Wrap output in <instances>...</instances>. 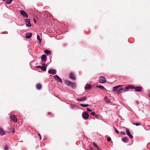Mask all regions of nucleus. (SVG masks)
Returning <instances> with one entry per match:
<instances>
[{"label": "nucleus", "mask_w": 150, "mask_h": 150, "mask_svg": "<svg viewBox=\"0 0 150 150\" xmlns=\"http://www.w3.org/2000/svg\"><path fill=\"white\" fill-rule=\"evenodd\" d=\"M122 86L118 85L113 88V91H116L117 93H120L123 91V88H122Z\"/></svg>", "instance_id": "nucleus-1"}, {"label": "nucleus", "mask_w": 150, "mask_h": 150, "mask_svg": "<svg viewBox=\"0 0 150 150\" xmlns=\"http://www.w3.org/2000/svg\"><path fill=\"white\" fill-rule=\"evenodd\" d=\"M66 83L69 86H71L73 88H74L76 87L75 84L70 81H66Z\"/></svg>", "instance_id": "nucleus-2"}, {"label": "nucleus", "mask_w": 150, "mask_h": 150, "mask_svg": "<svg viewBox=\"0 0 150 150\" xmlns=\"http://www.w3.org/2000/svg\"><path fill=\"white\" fill-rule=\"evenodd\" d=\"M99 82L101 83H105L106 82V79L103 76L99 77Z\"/></svg>", "instance_id": "nucleus-3"}, {"label": "nucleus", "mask_w": 150, "mask_h": 150, "mask_svg": "<svg viewBox=\"0 0 150 150\" xmlns=\"http://www.w3.org/2000/svg\"><path fill=\"white\" fill-rule=\"evenodd\" d=\"M142 87L140 86L135 87L132 86V89H134V90L137 92H141L142 91Z\"/></svg>", "instance_id": "nucleus-4"}, {"label": "nucleus", "mask_w": 150, "mask_h": 150, "mask_svg": "<svg viewBox=\"0 0 150 150\" xmlns=\"http://www.w3.org/2000/svg\"><path fill=\"white\" fill-rule=\"evenodd\" d=\"M10 118L11 120L13 122H17V119L15 115H11L10 117Z\"/></svg>", "instance_id": "nucleus-5"}, {"label": "nucleus", "mask_w": 150, "mask_h": 150, "mask_svg": "<svg viewBox=\"0 0 150 150\" xmlns=\"http://www.w3.org/2000/svg\"><path fill=\"white\" fill-rule=\"evenodd\" d=\"M83 117L85 119H87L89 117V115L87 112H84L83 114Z\"/></svg>", "instance_id": "nucleus-6"}, {"label": "nucleus", "mask_w": 150, "mask_h": 150, "mask_svg": "<svg viewBox=\"0 0 150 150\" xmlns=\"http://www.w3.org/2000/svg\"><path fill=\"white\" fill-rule=\"evenodd\" d=\"M47 66V64L43 66H39L37 67V68H40L42 71H45L46 69V67Z\"/></svg>", "instance_id": "nucleus-7"}, {"label": "nucleus", "mask_w": 150, "mask_h": 150, "mask_svg": "<svg viewBox=\"0 0 150 150\" xmlns=\"http://www.w3.org/2000/svg\"><path fill=\"white\" fill-rule=\"evenodd\" d=\"M25 21L26 23V25L28 27H30L31 24L30 22V20L28 19H25Z\"/></svg>", "instance_id": "nucleus-8"}, {"label": "nucleus", "mask_w": 150, "mask_h": 150, "mask_svg": "<svg viewBox=\"0 0 150 150\" xmlns=\"http://www.w3.org/2000/svg\"><path fill=\"white\" fill-rule=\"evenodd\" d=\"M48 73L49 74H54L56 73V71L54 69H50L48 70Z\"/></svg>", "instance_id": "nucleus-9"}, {"label": "nucleus", "mask_w": 150, "mask_h": 150, "mask_svg": "<svg viewBox=\"0 0 150 150\" xmlns=\"http://www.w3.org/2000/svg\"><path fill=\"white\" fill-rule=\"evenodd\" d=\"M21 14L24 17L28 18V15L24 11L22 10L20 11Z\"/></svg>", "instance_id": "nucleus-10"}, {"label": "nucleus", "mask_w": 150, "mask_h": 150, "mask_svg": "<svg viewBox=\"0 0 150 150\" xmlns=\"http://www.w3.org/2000/svg\"><path fill=\"white\" fill-rule=\"evenodd\" d=\"M54 77L55 80H57L60 83H62V79L57 75L54 76Z\"/></svg>", "instance_id": "nucleus-11"}, {"label": "nucleus", "mask_w": 150, "mask_h": 150, "mask_svg": "<svg viewBox=\"0 0 150 150\" xmlns=\"http://www.w3.org/2000/svg\"><path fill=\"white\" fill-rule=\"evenodd\" d=\"M77 100L79 101H83L87 100V97L85 96L81 98H78Z\"/></svg>", "instance_id": "nucleus-12"}, {"label": "nucleus", "mask_w": 150, "mask_h": 150, "mask_svg": "<svg viewBox=\"0 0 150 150\" xmlns=\"http://www.w3.org/2000/svg\"><path fill=\"white\" fill-rule=\"evenodd\" d=\"M32 33H27L25 34L26 38H31Z\"/></svg>", "instance_id": "nucleus-13"}, {"label": "nucleus", "mask_w": 150, "mask_h": 150, "mask_svg": "<svg viewBox=\"0 0 150 150\" xmlns=\"http://www.w3.org/2000/svg\"><path fill=\"white\" fill-rule=\"evenodd\" d=\"M85 88L86 90H88L92 88V86L91 84H87L85 86Z\"/></svg>", "instance_id": "nucleus-14"}, {"label": "nucleus", "mask_w": 150, "mask_h": 150, "mask_svg": "<svg viewBox=\"0 0 150 150\" xmlns=\"http://www.w3.org/2000/svg\"><path fill=\"white\" fill-rule=\"evenodd\" d=\"M122 140L123 142L125 143H127L129 142V139L127 137L122 138Z\"/></svg>", "instance_id": "nucleus-15"}, {"label": "nucleus", "mask_w": 150, "mask_h": 150, "mask_svg": "<svg viewBox=\"0 0 150 150\" xmlns=\"http://www.w3.org/2000/svg\"><path fill=\"white\" fill-rule=\"evenodd\" d=\"M41 59L42 61H45L46 60L47 57L45 54L42 55L41 57Z\"/></svg>", "instance_id": "nucleus-16"}, {"label": "nucleus", "mask_w": 150, "mask_h": 150, "mask_svg": "<svg viewBox=\"0 0 150 150\" xmlns=\"http://www.w3.org/2000/svg\"><path fill=\"white\" fill-rule=\"evenodd\" d=\"M126 133L127 135L130 138H131V134L130 133L129 130L128 129H126Z\"/></svg>", "instance_id": "nucleus-17"}, {"label": "nucleus", "mask_w": 150, "mask_h": 150, "mask_svg": "<svg viewBox=\"0 0 150 150\" xmlns=\"http://www.w3.org/2000/svg\"><path fill=\"white\" fill-rule=\"evenodd\" d=\"M5 132L3 129L1 128H0V134L1 135H5Z\"/></svg>", "instance_id": "nucleus-18"}, {"label": "nucleus", "mask_w": 150, "mask_h": 150, "mask_svg": "<svg viewBox=\"0 0 150 150\" xmlns=\"http://www.w3.org/2000/svg\"><path fill=\"white\" fill-rule=\"evenodd\" d=\"M130 88H131V86H127L124 88H123V90L124 91H126Z\"/></svg>", "instance_id": "nucleus-19"}, {"label": "nucleus", "mask_w": 150, "mask_h": 150, "mask_svg": "<svg viewBox=\"0 0 150 150\" xmlns=\"http://www.w3.org/2000/svg\"><path fill=\"white\" fill-rule=\"evenodd\" d=\"M70 77L72 79H75V77L74 74L72 73H70Z\"/></svg>", "instance_id": "nucleus-20"}, {"label": "nucleus", "mask_w": 150, "mask_h": 150, "mask_svg": "<svg viewBox=\"0 0 150 150\" xmlns=\"http://www.w3.org/2000/svg\"><path fill=\"white\" fill-rule=\"evenodd\" d=\"M45 53L46 54L49 55L51 54V52L49 50H46L45 51Z\"/></svg>", "instance_id": "nucleus-21"}, {"label": "nucleus", "mask_w": 150, "mask_h": 150, "mask_svg": "<svg viewBox=\"0 0 150 150\" xmlns=\"http://www.w3.org/2000/svg\"><path fill=\"white\" fill-rule=\"evenodd\" d=\"M104 100L105 102L107 103H110V101L109 99H108L107 97L105 96L104 99Z\"/></svg>", "instance_id": "nucleus-22"}, {"label": "nucleus", "mask_w": 150, "mask_h": 150, "mask_svg": "<svg viewBox=\"0 0 150 150\" xmlns=\"http://www.w3.org/2000/svg\"><path fill=\"white\" fill-rule=\"evenodd\" d=\"M90 114H91V115H93V116L95 117H98V116L97 115L95 114V113L94 112H92L91 113H90Z\"/></svg>", "instance_id": "nucleus-23"}, {"label": "nucleus", "mask_w": 150, "mask_h": 150, "mask_svg": "<svg viewBox=\"0 0 150 150\" xmlns=\"http://www.w3.org/2000/svg\"><path fill=\"white\" fill-rule=\"evenodd\" d=\"M97 87H98L100 89H105V88L104 87L101 85H100V86H96Z\"/></svg>", "instance_id": "nucleus-24"}, {"label": "nucleus", "mask_w": 150, "mask_h": 150, "mask_svg": "<svg viewBox=\"0 0 150 150\" xmlns=\"http://www.w3.org/2000/svg\"><path fill=\"white\" fill-rule=\"evenodd\" d=\"M36 87L37 89H40L41 88V85L40 84H38L37 85Z\"/></svg>", "instance_id": "nucleus-25"}, {"label": "nucleus", "mask_w": 150, "mask_h": 150, "mask_svg": "<svg viewBox=\"0 0 150 150\" xmlns=\"http://www.w3.org/2000/svg\"><path fill=\"white\" fill-rule=\"evenodd\" d=\"M13 0H6V3L7 4H9L11 3Z\"/></svg>", "instance_id": "nucleus-26"}, {"label": "nucleus", "mask_w": 150, "mask_h": 150, "mask_svg": "<svg viewBox=\"0 0 150 150\" xmlns=\"http://www.w3.org/2000/svg\"><path fill=\"white\" fill-rule=\"evenodd\" d=\"M80 105L84 107H86L88 106L89 105L88 104H81Z\"/></svg>", "instance_id": "nucleus-27"}, {"label": "nucleus", "mask_w": 150, "mask_h": 150, "mask_svg": "<svg viewBox=\"0 0 150 150\" xmlns=\"http://www.w3.org/2000/svg\"><path fill=\"white\" fill-rule=\"evenodd\" d=\"M9 146L7 145H5L4 149L5 150H8L9 149Z\"/></svg>", "instance_id": "nucleus-28"}, {"label": "nucleus", "mask_w": 150, "mask_h": 150, "mask_svg": "<svg viewBox=\"0 0 150 150\" xmlns=\"http://www.w3.org/2000/svg\"><path fill=\"white\" fill-rule=\"evenodd\" d=\"M37 39L39 41V42L40 43L41 42V40L40 38V36L39 35H38L37 36Z\"/></svg>", "instance_id": "nucleus-29"}, {"label": "nucleus", "mask_w": 150, "mask_h": 150, "mask_svg": "<svg viewBox=\"0 0 150 150\" xmlns=\"http://www.w3.org/2000/svg\"><path fill=\"white\" fill-rule=\"evenodd\" d=\"M93 145L95 147L97 148L98 149H99V147L98 146V145L94 142H93Z\"/></svg>", "instance_id": "nucleus-30"}, {"label": "nucleus", "mask_w": 150, "mask_h": 150, "mask_svg": "<svg viewBox=\"0 0 150 150\" xmlns=\"http://www.w3.org/2000/svg\"><path fill=\"white\" fill-rule=\"evenodd\" d=\"M133 124L134 125H136L137 126L139 125H140V124L138 123H133Z\"/></svg>", "instance_id": "nucleus-31"}, {"label": "nucleus", "mask_w": 150, "mask_h": 150, "mask_svg": "<svg viewBox=\"0 0 150 150\" xmlns=\"http://www.w3.org/2000/svg\"><path fill=\"white\" fill-rule=\"evenodd\" d=\"M88 112H92V110L90 109L89 108H86Z\"/></svg>", "instance_id": "nucleus-32"}, {"label": "nucleus", "mask_w": 150, "mask_h": 150, "mask_svg": "<svg viewBox=\"0 0 150 150\" xmlns=\"http://www.w3.org/2000/svg\"><path fill=\"white\" fill-rule=\"evenodd\" d=\"M107 140L108 142H110L111 140V139L110 137H108L107 138Z\"/></svg>", "instance_id": "nucleus-33"}, {"label": "nucleus", "mask_w": 150, "mask_h": 150, "mask_svg": "<svg viewBox=\"0 0 150 150\" xmlns=\"http://www.w3.org/2000/svg\"><path fill=\"white\" fill-rule=\"evenodd\" d=\"M115 131L116 133H117L118 134H119V131L117 130V129H116V128H115Z\"/></svg>", "instance_id": "nucleus-34"}, {"label": "nucleus", "mask_w": 150, "mask_h": 150, "mask_svg": "<svg viewBox=\"0 0 150 150\" xmlns=\"http://www.w3.org/2000/svg\"><path fill=\"white\" fill-rule=\"evenodd\" d=\"M120 133L122 134H123V135H126L125 133L124 132H120Z\"/></svg>", "instance_id": "nucleus-35"}, {"label": "nucleus", "mask_w": 150, "mask_h": 150, "mask_svg": "<svg viewBox=\"0 0 150 150\" xmlns=\"http://www.w3.org/2000/svg\"><path fill=\"white\" fill-rule=\"evenodd\" d=\"M33 20H34V21L35 23H36V21H35V19L34 18Z\"/></svg>", "instance_id": "nucleus-36"}, {"label": "nucleus", "mask_w": 150, "mask_h": 150, "mask_svg": "<svg viewBox=\"0 0 150 150\" xmlns=\"http://www.w3.org/2000/svg\"><path fill=\"white\" fill-rule=\"evenodd\" d=\"M48 115H50L51 114V112H49L48 113Z\"/></svg>", "instance_id": "nucleus-37"}, {"label": "nucleus", "mask_w": 150, "mask_h": 150, "mask_svg": "<svg viewBox=\"0 0 150 150\" xmlns=\"http://www.w3.org/2000/svg\"><path fill=\"white\" fill-rule=\"evenodd\" d=\"M12 129L13 130V132H15L14 130H13V128Z\"/></svg>", "instance_id": "nucleus-38"}, {"label": "nucleus", "mask_w": 150, "mask_h": 150, "mask_svg": "<svg viewBox=\"0 0 150 150\" xmlns=\"http://www.w3.org/2000/svg\"><path fill=\"white\" fill-rule=\"evenodd\" d=\"M149 96L150 97V93L149 94Z\"/></svg>", "instance_id": "nucleus-39"}, {"label": "nucleus", "mask_w": 150, "mask_h": 150, "mask_svg": "<svg viewBox=\"0 0 150 150\" xmlns=\"http://www.w3.org/2000/svg\"><path fill=\"white\" fill-rule=\"evenodd\" d=\"M38 135H40V139H41V137L40 136V134H38Z\"/></svg>", "instance_id": "nucleus-40"}, {"label": "nucleus", "mask_w": 150, "mask_h": 150, "mask_svg": "<svg viewBox=\"0 0 150 150\" xmlns=\"http://www.w3.org/2000/svg\"><path fill=\"white\" fill-rule=\"evenodd\" d=\"M132 138H133V136L132 135Z\"/></svg>", "instance_id": "nucleus-41"}, {"label": "nucleus", "mask_w": 150, "mask_h": 150, "mask_svg": "<svg viewBox=\"0 0 150 150\" xmlns=\"http://www.w3.org/2000/svg\"><path fill=\"white\" fill-rule=\"evenodd\" d=\"M3 0V1H5L6 0Z\"/></svg>", "instance_id": "nucleus-42"}]
</instances>
